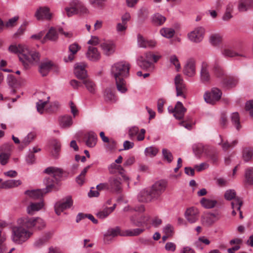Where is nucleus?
<instances>
[{
	"label": "nucleus",
	"mask_w": 253,
	"mask_h": 253,
	"mask_svg": "<svg viewBox=\"0 0 253 253\" xmlns=\"http://www.w3.org/2000/svg\"><path fill=\"white\" fill-rule=\"evenodd\" d=\"M59 125L62 128L70 127L73 124L72 118L71 116L65 115L59 118Z\"/></svg>",
	"instance_id": "37"
},
{
	"label": "nucleus",
	"mask_w": 253,
	"mask_h": 253,
	"mask_svg": "<svg viewBox=\"0 0 253 253\" xmlns=\"http://www.w3.org/2000/svg\"><path fill=\"white\" fill-rule=\"evenodd\" d=\"M139 132V128L137 126L131 127L128 131V135L130 139H133L137 135V140L138 141H142L144 139V135L145 133V130L143 128L140 130V133Z\"/></svg>",
	"instance_id": "19"
},
{
	"label": "nucleus",
	"mask_w": 253,
	"mask_h": 253,
	"mask_svg": "<svg viewBox=\"0 0 253 253\" xmlns=\"http://www.w3.org/2000/svg\"><path fill=\"white\" fill-rule=\"evenodd\" d=\"M104 98L107 102H114L116 100V96L112 90L109 88H107L105 90Z\"/></svg>",
	"instance_id": "49"
},
{
	"label": "nucleus",
	"mask_w": 253,
	"mask_h": 253,
	"mask_svg": "<svg viewBox=\"0 0 253 253\" xmlns=\"http://www.w3.org/2000/svg\"><path fill=\"white\" fill-rule=\"evenodd\" d=\"M222 54L225 57H234L235 56H242L244 55L234 50L230 47H225L221 50Z\"/></svg>",
	"instance_id": "34"
},
{
	"label": "nucleus",
	"mask_w": 253,
	"mask_h": 253,
	"mask_svg": "<svg viewBox=\"0 0 253 253\" xmlns=\"http://www.w3.org/2000/svg\"><path fill=\"white\" fill-rule=\"evenodd\" d=\"M86 145L89 147H93L96 144L97 136L93 132L90 131L86 135Z\"/></svg>",
	"instance_id": "32"
},
{
	"label": "nucleus",
	"mask_w": 253,
	"mask_h": 253,
	"mask_svg": "<svg viewBox=\"0 0 253 253\" xmlns=\"http://www.w3.org/2000/svg\"><path fill=\"white\" fill-rule=\"evenodd\" d=\"M12 146L5 144L0 148V163L2 165H5L8 162L11 155Z\"/></svg>",
	"instance_id": "10"
},
{
	"label": "nucleus",
	"mask_w": 253,
	"mask_h": 253,
	"mask_svg": "<svg viewBox=\"0 0 253 253\" xmlns=\"http://www.w3.org/2000/svg\"><path fill=\"white\" fill-rule=\"evenodd\" d=\"M211 43L213 45H216L221 42V37L219 34H213L210 37Z\"/></svg>",
	"instance_id": "61"
},
{
	"label": "nucleus",
	"mask_w": 253,
	"mask_h": 253,
	"mask_svg": "<svg viewBox=\"0 0 253 253\" xmlns=\"http://www.w3.org/2000/svg\"><path fill=\"white\" fill-rule=\"evenodd\" d=\"M108 183L110 192L119 193L121 191V182L119 178L112 176L109 178Z\"/></svg>",
	"instance_id": "18"
},
{
	"label": "nucleus",
	"mask_w": 253,
	"mask_h": 253,
	"mask_svg": "<svg viewBox=\"0 0 253 253\" xmlns=\"http://www.w3.org/2000/svg\"><path fill=\"white\" fill-rule=\"evenodd\" d=\"M101 47L104 53L107 55H109L114 51V45L111 42L105 41L101 43Z\"/></svg>",
	"instance_id": "35"
},
{
	"label": "nucleus",
	"mask_w": 253,
	"mask_h": 253,
	"mask_svg": "<svg viewBox=\"0 0 253 253\" xmlns=\"http://www.w3.org/2000/svg\"><path fill=\"white\" fill-rule=\"evenodd\" d=\"M106 143L105 147L108 151H113L116 148V142L113 139H109Z\"/></svg>",
	"instance_id": "64"
},
{
	"label": "nucleus",
	"mask_w": 253,
	"mask_h": 253,
	"mask_svg": "<svg viewBox=\"0 0 253 253\" xmlns=\"http://www.w3.org/2000/svg\"><path fill=\"white\" fill-rule=\"evenodd\" d=\"M223 85L228 88L235 87L238 83V79L236 77L226 76L222 80Z\"/></svg>",
	"instance_id": "31"
},
{
	"label": "nucleus",
	"mask_w": 253,
	"mask_h": 253,
	"mask_svg": "<svg viewBox=\"0 0 253 253\" xmlns=\"http://www.w3.org/2000/svg\"><path fill=\"white\" fill-rule=\"evenodd\" d=\"M43 206L44 204L42 201L38 203L31 202L30 205L27 207V212L29 214L33 215L36 212L42 209Z\"/></svg>",
	"instance_id": "28"
},
{
	"label": "nucleus",
	"mask_w": 253,
	"mask_h": 253,
	"mask_svg": "<svg viewBox=\"0 0 253 253\" xmlns=\"http://www.w3.org/2000/svg\"><path fill=\"white\" fill-rule=\"evenodd\" d=\"M210 66L209 64L204 61L202 63L200 68V81L205 84H208L211 82V76L210 73Z\"/></svg>",
	"instance_id": "8"
},
{
	"label": "nucleus",
	"mask_w": 253,
	"mask_h": 253,
	"mask_svg": "<svg viewBox=\"0 0 253 253\" xmlns=\"http://www.w3.org/2000/svg\"><path fill=\"white\" fill-rule=\"evenodd\" d=\"M50 234L47 233L42 237L38 239L34 243V246L36 248H40L44 245L50 239Z\"/></svg>",
	"instance_id": "44"
},
{
	"label": "nucleus",
	"mask_w": 253,
	"mask_h": 253,
	"mask_svg": "<svg viewBox=\"0 0 253 253\" xmlns=\"http://www.w3.org/2000/svg\"><path fill=\"white\" fill-rule=\"evenodd\" d=\"M237 143L238 141L237 140H234L231 143H229L227 141L224 142L223 140H221L220 144L221 145L223 150H227L229 148H233L237 144Z\"/></svg>",
	"instance_id": "58"
},
{
	"label": "nucleus",
	"mask_w": 253,
	"mask_h": 253,
	"mask_svg": "<svg viewBox=\"0 0 253 253\" xmlns=\"http://www.w3.org/2000/svg\"><path fill=\"white\" fill-rule=\"evenodd\" d=\"M243 157L244 160L248 162L253 158V148H246L243 151Z\"/></svg>",
	"instance_id": "51"
},
{
	"label": "nucleus",
	"mask_w": 253,
	"mask_h": 253,
	"mask_svg": "<svg viewBox=\"0 0 253 253\" xmlns=\"http://www.w3.org/2000/svg\"><path fill=\"white\" fill-rule=\"evenodd\" d=\"M212 72L216 77L222 80L226 77L223 70L216 63H215L212 67Z\"/></svg>",
	"instance_id": "43"
},
{
	"label": "nucleus",
	"mask_w": 253,
	"mask_h": 253,
	"mask_svg": "<svg viewBox=\"0 0 253 253\" xmlns=\"http://www.w3.org/2000/svg\"><path fill=\"white\" fill-rule=\"evenodd\" d=\"M231 119L233 125L239 130L241 128V125L240 124V117L238 113L234 112L231 114Z\"/></svg>",
	"instance_id": "46"
},
{
	"label": "nucleus",
	"mask_w": 253,
	"mask_h": 253,
	"mask_svg": "<svg viewBox=\"0 0 253 253\" xmlns=\"http://www.w3.org/2000/svg\"><path fill=\"white\" fill-rule=\"evenodd\" d=\"M161 57L160 55L153 54L151 52H147L145 57L140 56L138 58L137 64L142 69L152 71L154 68V65L152 61L156 63Z\"/></svg>",
	"instance_id": "6"
},
{
	"label": "nucleus",
	"mask_w": 253,
	"mask_h": 253,
	"mask_svg": "<svg viewBox=\"0 0 253 253\" xmlns=\"http://www.w3.org/2000/svg\"><path fill=\"white\" fill-rule=\"evenodd\" d=\"M183 73L189 77H193L196 74V61L193 58L188 59L185 64Z\"/></svg>",
	"instance_id": "16"
},
{
	"label": "nucleus",
	"mask_w": 253,
	"mask_h": 253,
	"mask_svg": "<svg viewBox=\"0 0 253 253\" xmlns=\"http://www.w3.org/2000/svg\"><path fill=\"white\" fill-rule=\"evenodd\" d=\"M158 152V149L155 147H149L145 149V155L149 157L155 156Z\"/></svg>",
	"instance_id": "57"
},
{
	"label": "nucleus",
	"mask_w": 253,
	"mask_h": 253,
	"mask_svg": "<svg viewBox=\"0 0 253 253\" xmlns=\"http://www.w3.org/2000/svg\"><path fill=\"white\" fill-rule=\"evenodd\" d=\"M85 66L84 63H78L75 66L74 73L79 79L84 80L87 77Z\"/></svg>",
	"instance_id": "22"
},
{
	"label": "nucleus",
	"mask_w": 253,
	"mask_h": 253,
	"mask_svg": "<svg viewBox=\"0 0 253 253\" xmlns=\"http://www.w3.org/2000/svg\"><path fill=\"white\" fill-rule=\"evenodd\" d=\"M186 109L183 106L182 103L178 101L174 109H172V113H173L174 117L178 120H181L183 118Z\"/></svg>",
	"instance_id": "20"
},
{
	"label": "nucleus",
	"mask_w": 253,
	"mask_h": 253,
	"mask_svg": "<svg viewBox=\"0 0 253 253\" xmlns=\"http://www.w3.org/2000/svg\"><path fill=\"white\" fill-rule=\"evenodd\" d=\"M7 80L9 85L11 87L15 88L17 86L18 84L17 81L13 75H8Z\"/></svg>",
	"instance_id": "63"
},
{
	"label": "nucleus",
	"mask_w": 253,
	"mask_h": 253,
	"mask_svg": "<svg viewBox=\"0 0 253 253\" xmlns=\"http://www.w3.org/2000/svg\"><path fill=\"white\" fill-rule=\"evenodd\" d=\"M44 172L48 174L45 180L46 188L26 191L25 194L29 198L33 200L40 199L44 194L58 190L60 178L62 174V169L55 167H49L45 169Z\"/></svg>",
	"instance_id": "2"
},
{
	"label": "nucleus",
	"mask_w": 253,
	"mask_h": 253,
	"mask_svg": "<svg viewBox=\"0 0 253 253\" xmlns=\"http://www.w3.org/2000/svg\"><path fill=\"white\" fill-rule=\"evenodd\" d=\"M242 205L243 201L240 198H236L231 202V207L233 210L232 211V215L233 216L236 215V211H240Z\"/></svg>",
	"instance_id": "42"
},
{
	"label": "nucleus",
	"mask_w": 253,
	"mask_h": 253,
	"mask_svg": "<svg viewBox=\"0 0 253 253\" xmlns=\"http://www.w3.org/2000/svg\"><path fill=\"white\" fill-rule=\"evenodd\" d=\"M130 220L133 225L143 227L144 225H147L150 222V217L147 214H144L140 217L134 215L130 217Z\"/></svg>",
	"instance_id": "12"
},
{
	"label": "nucleus",
	"mask_w": 253,
	"mask_h": 253,
	"mask_svg": "<svg viewBox=\"0 0 253 253\" xmlns=\"http://www.w3.org/2000/svg\"><path fill=\"white\" fill-rule=\"evenodd\" d=\"M116 204H114L113 207H106L96 213V216L100 219H104L106 218L111 212H112L116 208Z\"/></svg>",
	"instance_id": "36"
},
{
	"label": "nucleus",
	"mask_w": 253,
	"mask_h": 253,
	"mask_svg": "<svg viewBox=\"0 0 253 253\" xmlns=\"http://www.w3.org/2000/svg\"><path fill=\"white\" fill-rule=\"evenodd\" d=\"M174 84L176 90V95L177 96H182L183 98H185L184 93L186 90V85L184 84L182 77L178 74L174 78Z\"/></svg>",
	"instance_id": "13"
},
{
	"label": "nucleus",
	"mask_w": 253,
	"mask_h": 253,
	"mask_svg": "<svg viewBox=\"0 0 253 253\" xmlns=\"http://www.w3.org/2000/svg\"><path fill=\"white\" fill-rule=\"evenodd\" d=\"M245 178L248 183L253 184V168H250L246 169Z\"/></svg>",
	"instance_id": "56"
},
{
	"label": "nucleus",
	"mask_w": 253,
	"mask_h": 253,
	"mask_svg": "<svg viewBox=\"0 0 253 253\" xmlns=\"http://www.w3.org/2000/svg\"><path fill=\"white\" fill-rule=\"evenodd\" d=\"M162 155L165 161H166L168 163L172 162L173 159V155L171 152L166 148H164L162 150Z\"/></svg>",
	"instance_id": "53"
},
{
	"label": "nucleus",
	"mask_w": 253,
	"mask_h": 253,
	"mask_svg": "<svg viewBox=\"0 0 253 253\" xmlns=\"http://www.w3.org/2000/svg\"><path fill=\"white\" fill-rule=\"evenodd\" d=\"M137 42L139 46L143 48L154 47L156 45V42L155 41L146 40L140 35H138Z\"/></svg>",
	"instance_id": "24"
},
{
	"label": "nucleus",
	"mask_w": 253,
	"mask_h": 253,
	"mask_svg": "<svg viewBox=\"0 0 253 253\" xmlns=\"http://www.w3.org/2000/svg\"><path fill=\"white\" fill-rule=\"evenodd\" d=\"M149 12L147 8L142 7L138 11V20L140 22H143L148 17Z\"/></svg>",
	"instance_id": "52"
},
{
	"label": "nucleus",
	"mask_w": 253,
	"mask_h": 253,
	"mask_svg": "<svg viewBox=\"0 0 253 253\" xmlns=\"http://www.w3.org/2000/svg\"><path fill=\"white\" fill-rule=\"evenodd\" d=\"M185 217L189 223L196 222L199 217V211L198 209L193 207L188 208L185 212Z\"/></svg>",
	"instance_id": "15"
},
{
	"label": "nucleus",
	"mask_w": 253,
	"mask_h": 253,
	"mask_svg": "<svg viewBox=\"0 0 253 253\" xmlns=\"http://www.w3.org/2000/svg\"><path fill=\"white\" fill-rule=\"evenodd\" d=\"M217 219L218 218L215 214L208 213L203 216L202 221L204 225L206 226H210L214 223Z\"/></svg>",
	"instance_id": "30"
},
{
	"label": "nucleus",
	"mask_w": 253,
	"mask_h": 253,
	"mask_svg": "<svg viewBox=\"0 0 253 253\" xmlns=\"http://www.w3.org/2000/svg\"><path fill=\"white\" fill-rule=\"evenodd\" d=\"M151 19L152 24L157 26H162L166 21V18L158 13L153 15Z\"/></svg>",
	"instance_id": "33"
},
{
	"label": "nucleus",
	"mask_w": 253,
	"mask_h": 253,
	"mask_svg": "<svg viewBox=\"0 0 253 253\" xmlns=\"http://www.w3.org/2000/svg\"><path fill=\"white\" fill-rule=\"evenodd\" d=\"M54 66V63L50 60L42 61L39 67V71L42 77L46 76L52 68Z\"/></svg>",
	"instance_id": "17"
},
{
	"label": "nucleus",
	"mask_w": 253,
	"mask_h": 253,
	"mask_svg": "<svg viewBox=\"0 0 253 253\" xmlns=\"http://www.w3.org/2000/svg\"><path fill=\"white\" fill-rule=\"evenodd\" d=\"M202 205L206 208L211 209L214 207L217 204L215 200H211L206 198H202L201 201Z\"/></svg>",
	"instance_id": "50"
},
{
	"label": "nucleus",
	"mask_w": 253,
	"mask_h": 253,
	"mask_svg": "<svg viewBox=\"0 0 253 253\" xmlns=\"http://www.w3.org/2000/svg\"><path fill=\"white\" fill-rule=\"evenodd\" d=\"M205 34V29L202 27H198L188 34V39L192 42H201Z\"/></svg>",
	"instance_id": "11"
},
{
	"label": "nucleus",
	"mask_w": 253,
	"mask_h": 253,
	"mask_svg": "<svg viewBox=\"0 0 253 253\" xmlns=\"http://www.w3.org/2000/svg\"><path fill=\"white\" fill-rule=\"evenodd\" d=\"M130 65L126 61H122L114 64L111 70L112 77L115 80L117 90L125 93L127 91L125 79L129 76Z\"/></svg>",
	"instance_id": "3"
},
{
	"label": "nucleus",
	"mask_w": 253,
	"mask_h": 253,
	"mask_svg": "<svg viewBox=\"0 0 253 253\" xmlns=\"http://www.w3.org/2000/svg\"><path fill=\"white\" fill-rule=\"evenodd\" d=\"M73 1L70 3L69 7H66L65 8L66 14L68 17L72 16L74 15L78 14L77 11L75 9V7H73Z\"/></svg>",
	"instance_id": "60"
},
{
	"label": "nucleus",
	"mask_w": 253,
	"mask_h": 253,
	"mask_svg": "<svg viewBox=\"0 0 253 253\" xmlns=\"http://www.w3.org/2000/svg\"><path fill=\"white\" fill-rule=\"evenodd\" d=\"M21 183L19 180H9L2 182L0 185V188L8 189L16 187Z\"/></svg>",
	"instance_id": "38"
},
{
	"label": "nucleus",
	"mask_w": 253,
	"mask_h": 253,
	"mask_svg": "<svg viewBox=\"0 0 253 253\" xmlns=\"http://www.w3.org/2000/svg\"><path fill=\"white\" fill-rule=\"evenodd\" d=\"M73 7H75L78 14L86 15L88 14V10L82 2L78 0H73Z\"/></svg>",
	"instance_id": "27"
},
{
	"label": "nucleus",
	"mask_w": 253,
	"mask_h": 253,
	"mask_svg": "<svg viewBox=\"0 0 253 253\" xmlns=\"http://www.w3.org/2000/svg\"><path fill=\"white\" fill-rule=\"evenodd\" d=\"M161 35L167 38H172L175 33V31L172 28H163L160 31Z\"/></svg>",
	"instance_id": "47"
},
{
	"label": "nucleus",
	"mask_w": 253,
	"mask_h": 253,
	"mask_svg": "<svg viewBox=\"0 0 253 253\" xmlns=\"http://www.w3.org/2000/svg\"><path fill=\"white\" fill-rule=\"evenodd\" d=\"M80 46L76 43L71 44L69 46V50L70 54L67 56L64 57V61L66 62L72 61L75 57V55L80 50Z\"/></svg>",
	"instance_id": "25"
},
{
	"label": "nucleus",
	"mask_w": 253,
	"mask_h": 253,
	"mask_svg": "<svg viewBox=\"0 0 253 253\" xmlns=\"http://www.w3.org/2000/svg\"><path fill=\"white\" fill-rule=\"evenodd\" d=\"M51 146L53 149L51 151V155L54 158H57L60 150V143L57 140H53L51 142Z\"/></svg>",
	"instance_id": "45"
},
{
	"label": "nucleus",
	"mask_w": 253,
	"mask_h": 253,
	"mask_svg": "<svg viewBox=\"0 0 253 253\" xmlns=\"http://www.w3.org/2000/svg\"><path fill=\"white\" fill-rule=\"evenodd\" d=\"M9 50L11 52L18 54L19 60L25 68H28L30 64L37 63L40 60L39 53L35 51H30L25 45H11L9 47Z\"/></svg>",
	"instance_id": "4"
},
{
	"label": "nucleus",
	"mask_w": 253,
	"mask_h": 253,
	"mask_svg": "<svg viewBox=\"0 0 253 253\" xmlns=\"http://www.w3.org/2000/svg\"><path fill=\"white\" fill-rule=\"evenodd\" d=\"M166 187V182L164 181H158L155 182L150 188L141 191L138 196L139 201L150 202L156 200L164 192Z\"/></svg>",
	"instance_id": "5"
},
{
	"label": "nucleus",
	"mask_w": 253,
	"mask_h": 253,
	"mask_svg": "<svg viewBox=\"0 0 253 253\" xmlns=\"http://www.w3.org/2000/svg\"><path fill=\"white\" fill-rule=\"evenodd\" d=\"M221 95V91L217 88L214 87L210 92L205 93L204 99L206 102L213 105L219 100Z\"/></svg>",
	"instance_id": "7"
},
{
	"label": "nucleus",
	"mask_w": 253,
	"mask_h": 253,
	"mask_svg": "<svg viewBox=\"0 0 253 253\" xmlns=\"http://www.w3.org/2000/svg\"><path fill=\"white\" fill-rule=\"evenodd\" d=\"M236 196V193L233 189L227 190L224 193L225 199L228 201H231L232 200L234 201L236 198H239V197H237Z\"/></svg>",
	"instance_id": "55"
},
{
	"label": "nucleus",
	"mask_w": 253,
	"mask_h": 253,
	"mask_svg": "<svg viewBox=\"0 0 253 253\" xmlns=\"http://www.w3.org/2000/svg\"><path fill=\"white\" fill-rule=\"evenodd\" d=\"M46 225L44 221L40 217H26L21 219L20 225L12 229V240L18 244L27 241L35 230H41Z\"/></svg>",
	"instance_id": "1"
},
{
	"label": "nucleus",
	"mask_w": 253,
	"mask_h": 253,
	"mask_svg": "<svg viewBox=\"0 0 253 253\" xmlns=\"http://www.w3.org/2000/svg\"><path fill=\"white\" fill-rule=\"evenodd\" d=\"M83 83L85 86L87 90L91 93H95L96 90V85L94 82L91 79L86 78L83 80Z\"/></svg>",
	"instance_id": "39"
},
{
	"label": "nucleus",
	"mask_w": 253,
	"mask_h": 253,
	"mask_svg": "<svg viewBox=\"0 0 253 253\" xmlns=\"http://www.w3.org/2000/svg\"><path fill=\"white\" fill-rule=\"evenodd\" d=\"M91 165H88L82 170L81 174L76 178L77 182L80 185H83L84 182L85 176Z\"/></svg>",
	"instance_id": "48"
},
{
	"label": "nucleus",
	"mask_w": 253,
	"mask_h": 253,
	"mask_svg": "<svg viewBox=\"0 0 253 253\" xmlns=\"http://www.w3.org/2000/svg\"><path fill=\"white\" fill-rule=\"evenodd\" d=\"M193 150L195 155L200 158L203 153L207 154L208 147L202 143H197L193 146Z\"/></svg>",
	"instance_id": "29"
},
{
	"label": "nucleus",
	"mask_w": 253,
	"mask_h": 253,
	"mask_svg": "<svg viewBox=\"0 0 253 253\" xmlns=\"http://www.w3.org/2000/svg\"><path fill=\"white\" fill-rule=\"evenodd\" d=\"M144 231V229L142 228L126 230L123 231L121 236H136L141 234Z\"/></svg>",
	"instance_id": "40"
},
{
	"label": "nucleus",
	"mask_w": 253,
	"mask_h": 253,
	"mask_svg": "<svg viewBox=\"0 0 253 253\" xmlns=\"http://www.w3.org/2000/svg\"><path fill=\"white\" fill-rule=\"evenodd\" d=\"M107 232L114 238L118 235L121 236L123 231H122L119 227H116L115 228L109 229Z\"/></svg>",
	"instance_id": "62"
},
{
	"label": "nucleus",
	"mask_w": 253,
	"mask_h": 253,
	"mask_svg": "<svg viewBox=\"0 0 253 253\" xmlns=\"http://www.w3.org/2000/svg\"><path fill=\"white\" fill-rule=\"evenodd\" d=\"M58 38L57 32L54 28H51L48 33L46 34L44 38L42 40V42L44 43L47 39L51 41H55Z\"/></svg>",
	"instance_id": "41"
},
{
	"label": "nucleus",
	"mask_w": 253,
	"mask_h": 253,
	"mask_svg": "<svg viewBox=\"0 0 253 253\" xmlns=\"http://www.w3.org/2000/svg\"><path fill=\"white\" fill-rule=\"evenodd\" d=\"M48 99H49V97H48ZM48 102V100L44 101L42 100H40L37 103V109L38 112L40 114H42L43 112L44 109L47 104Z\"/></svg>",
	"instance_id": "59"
},
{
	"label": "nucleus",
	"mask_w": 253,
	"mask_h": 253,
	"mask_svg": "<svg viewBox=\"0 0 253 253\" xmlns=\"http://www.w3.org/2000/svg\"><path fill=\"white\" fill-rule=\"evenodd\" d=\"M86 57L89 60L95 61L99 59L100 54L96 47L90 46L88 48Z\"/></svg>",
	"instance_id": "26"
},
{
	"label": "nucleus",
	"mask_w": 253,
	"mask_h": 253,
	"mask_svg": "<svg viewBox=\"0 0 253 253\" xmlns=\"http://www.w3.org/2000/svg\"><path fill=\"white\" fill-rule=\"evenodd\" d=\"M253 8V0H239L238 9L240 12H245Z\"/></svg>",
	"instance_id": "23"
},
{
	"label": "nucleus",
	"mask_w": 253,
	"mask_h": 253,
	"mask_svg": "<svg viewBox=\"0 0 253 253\" xmlns=\"http://www.w3.org/2000/svg\"><path fill=\"white\" fill-rule=\"evenodd\" d=\"M109 171L111 174H115L118 173L126 180H128V177L125 174V170L124 168L119 164L113 163L108 168Z\"/></svg>",
	"instance_id": "21"
},
{
	"label": "nucleus",
	"mask_w": 253,
	"mask_h": 253,
	"mask_svg": "<svg viewBox=\"0 0 253 253\" xmlns=\"http://www.w3.org/2000/svg\"><path fill=\"white\" fill-rule=\"evenodd\" d=\"M36 134L34 132L29 133L22 141L21 144L23 147L29 145L35 138Z\"/></svg>",
	"instance_id": "54"
},
{
	"label": "nucleus",
	"mask_w": 253,
	"mask_h": 253,
	"mask_svg": "<svg viewBox=\"0 0 253 253\" xmlns=\"http://www.w3.org/2000/svg\"><path fill=\"white\" fill-rule=\"evenodd\" d=\"M35 16L38 20H50L52 18V13L49 7L41 6L36 10Z\"/></svg>",
	"instance_id": "9"
},
{
	"label": "nucleus",
	"mask_w": 253,
	"mask_h": 253,
	"mask_svg": "<svg viewBox=\"0 0 253 253\" xmlns=\"http://www.w3.org/2000/svg\"><path fill=\"white\" fill-rule=\"evenodd\" d=\"M73 204V201L71 197H68L65 201L57 202L54 206L55 211L57 215H60L61 213L65 209L69 208Z\"/></svg>",
	"instance_id": "14"
}]
</instances>
